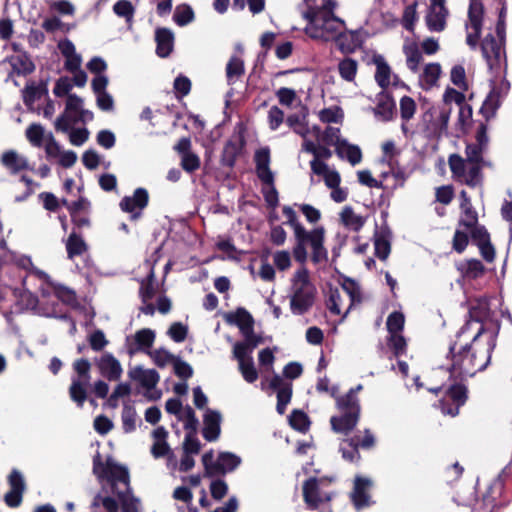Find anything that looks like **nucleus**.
<instances>
[{
	"instance_id": "nucleus-52",
	"label": "nucleus",
	"mask_w": 512,
	"mask_h": 512,
	"mask_svg": "<svg viewBox=\"0 0 512 512\" xmlns=\"http://www.w3.org/2000/svg\"><path fill=\"white\" fill-rule=\"evenodd\" d=\"M327 309L331 315L339 316L342 311V297L339 288H330V295L326 302Z\"/></svg>"
},
{
	"instance_id": "nucleus-7",
	"label": "nucleus",
	"mask_w": 512,
	"mask_h": 512,
	"mask_svg": "<svg viewBox=\"0 0 512 512\" xmlns=\"http://www.w3.org/2000/svg\"><path fill=\"white\" fill-rule=\"evenodd\" d=\"M336 0H322V40L335 39L345 30V21L335 14Z\"/></svg>"
},
{
	"instance_id": "nucleus-21",
	"label": "nucleus",
	"mask_w": 512,
	"mask_h": 512,
	"mask_svg": "<svg viewBox=\"0 0 512 512\" xmlns=\"http://www.w3.org/2000/svg\"><path fill=\"white\" fill-rule=\"evenodd\" d=\"M302 492L307 507L311 510L318 509L320 506V479L317 475H310L303 482Z\"/></svg>"
},
{
	"instance_id": "nucleus-5",
	"label": "nucleus",
	"mask_w": 512,
	"mask_h": 512,
	"mask_svg": "<svg viewBox=\"0 0 512 512\" xmlns=\"http://www.w3.org/2000/svg\"><path fill=\"white\" fill-rule=\"evenodd\" d=\"M303 373V367L298 362H289L283 368V377L274 374L269 382V388L277 394L276 410L280 415L286 411L293 394L292 380L299 378Z\"/></svg>"
},
{
	"instance_id": "nucleus-20",
	"label": "nucleus",
	"mask_w": 512,
	"mask_h": 512,
	"mask_svg": "<svg viewBox=\"0 0 512 512\" xmlns=\"http://www.w3.org/2000/svg\"><path fill=\"white\" fill-rule=\"evenodd\" d=\"M96 365L100 374L109 381L119 380L123 372L120 362L111 353H104Z\"/></svg>"
},
{
	"instance_id": "nucleus-27",
	"label": "nucleus",
	"mask_w": 512,
	"mask_h": 512,
	"mask_svg": "<svg viewBox=\"0 0 512 512\" xmlns=\"http://www.w3.org/2000/svg\"><path fill=\"white\" fill-rule=\"evenodd\" d=\"M376 65L375 81L383 91L391 84V78L398 79L397 75H392V71L383 56L377 55L373 58Z\"/></svg>"
},
{
	"instance_id": "nucleus-28",
	"label": "nucleus",
	"mask_w": 512,
	"mask_h": 512,
	"mask_svg": "<svg viewBox=\"0 0 512 512\" xmlns=\"http://www.w3.org/2000/svg\"><path fill=\"white\" fill-rule=\"evenodd\" d=\"M225 320L229 324L236 325L241 333L254 326L252 315L243 307L237 308L235 312L227 313Z\"/></svg>"
},
{
	"instance_id": "nucleus-4",
	"label": "nucleus",
	"mask_w": 512,
	"mask_h": 512,
	"mask_svg": "<svg viewBox=\"0 0 512 512\" xmlns=\"http://www.w3.org/2000/svg\"><path fill=\"white\" fill-rule=\"evenodd\" d=\"M286 124L293 129V131L303 138L302 150L311 153L313 159L310 161L312 172L320 176V127H313L314 140L308 138L310 134L306 115L291 114L286 119Z\"/></svg>"
},
{
	"instance_id": "nucleus-38",
	"label": "nucleus",
	"mask_w": 512,
	"mask_h": 512,
	"mask_svg": "<svg viewBox=\"0 0 512 512\" xmlns=\"http://www.w3.org/2000/svg\"><path fill=\"white\" fill-rule=\"evenodd\" d=\"M93 512H118L119 504L111 496H101L97 494L91 504Z\"/></svg>"
},
{
	"instance_id": "nucleus-63",
	"label": "nucleus",
	"mask_w": 512,
	"mask_h": 512,
	"mask_svg": "<svg viewBox=\"0 0 512 512\" xmlns=\"http://www.w3.org/2000/svg\"><path fill=\"white\" fill-rule=\"evenodd\" d=\"M151 454L155 459L168 456L169 460L174 458V454L167 441H154L151 447Z\"/></svg>"
},
{
	"instance_id": "nucleus-24",
	"label": "nucleus",
	"mask_w": 512,
	"mask_h": 512,
	"mask_svg": "<svg viewBox=\"0 0 512 512\" xmlns=\"http://www.w3.org/2000/svg\"><path fill=\"white\" fill-rule=\"evenodd\" d=\"M156 54L161 58L168 57L174 46V34L168 28L161 27L155 31Z\"/></svg>"
},
{
	"instance_id": "nucleus-25",
	"label": "nucleus",
	"mask_w": 512,
	"mask_h": 512,
	"mask_svg": "<svg viewBox=\"0 0 512 512\" xmlns=\"http://www.w3.org/2000/svg\"><path fill=\"white\" fill-rule=\"evenodd\" d=\"M65 248L68 259L72 260L75 257L82 256L88 251V244L82 235L73 229L65 240Z\"/></svg>"
},
{
	"instance_id": "nucleus-46",
	"label": "nucleus",
	"mask_w": 512,
	"mask_h": 512,
	"mask_svg": "<svg viewBox=\"0 0 512 512\" xmlns=\"http://www.w3.org/2000/svg\"><path fill=\"white\" fill-rule=\"evenodd\" d=\"M44 133V127L39 123L30 124L25 131L27 140L38 148L43 145Z\"/></svg>"
},
{
	"instance_id": "nucleus-30",
	"label": "nucleus",
	"mask_w": 512,
	"mask_h": 512,
	"mask_svg": "<svg viewBox=\"0 0 512 512\" xmlns=\"http://www.w3.org/2000/svg\"><path fill=\"white\" fill-rule=\"evenodd\" d=\"M240 463L241 458L239 456L231 452H220L216 460V464L220 465V468L214 471V477L234 471Z\"/></svg>"
},
{
	"instance_id": "nucleus-10",
	"label": "nucleus",
	"mask_w": 512,
	"mask_h": 512,
	"mask_svg": "<svg viewBox=\"0 0 512 512\" xmlns=\"http://www.w3.org/2000/svg\"><path fill=\"white\" fill-rule=\"evenodd\" d=\"M299 11L302 18L306 21V26L304 27L306 35L313 39H320V26L317 24L320 19L318 0H303L299 4Z\"/></svg>"
},
{
	"instance_id": "nucleus-42",
	"label": "nucleus",
	"mask_w": 512,
	"mask_h": 512,
	"mask_svg": "<svg viewBox=\"0 0 512 512\" xmlns=\"http://www.w3.org/2000/svg\"><path fill=\"white\" fill-rule=\"evenodd\" d=\"M445 397L461 407L467 400V388L462 381H456L447 389Z\"/></svg>"
},
{
	"instance_id": "nucleus-57",
	"label": "nucleus",
	"mask_w": 512,
	"mask_h": 512,
	"mask_svg": "<svg viewBox=\"0 0 512 512\" xmlns=\"http://www.w3.org/2000/svg\"><path fill=\"white\" fill-rule=\"evenodd\" d=\"M239 370L248 383H254L258 379V372L251 357H248L247 361L239 363Z\"/></svg>"
},
{
	"instance_id": "nucleus-64",
	"label": "nucleus",
	"mask_w": 512,
	"mask_h": 512,
	"mask_svg": "<svg viewBox=\"0 0 512 512\" xmlns=\"http://www.w3.org/2000/svg\"><path fill=\"white\" fill-rule=\"evenodd\" d=\"M167 334L173 341L180 343L186 339L188 334V328L181 322H174L169 327Z\"/></svg>"
},
{
	"instance_id": "nucleus-60",
	"label": "nucleus",
	"mask_w": 512,
	"mask_h": 512,
	"mask_svg": "<svg viewBox=\"0 0 512 512\" xmlns=\"http://www.w3.org/2000/svg\"><path fill=\"white\" fill-rule=\"evenodd\" d=\"M485 150L486 149L475 143L467 144L465 149V161L483 164V153Z\"/></svg>"
},
{
	"instance_id": "nucleus-23",
	"label": "nucleus",
	"mask_w": 512,
	"mask_h": 512,
	"mask_svg": "<svg viewBox=\"0 0 512 512\" xmlns=\"http://www.w3.org/2000/svg\"><path fill=\"white\" fill-rule=\"evenodd\" d=\"M395 102L393 98L385 91L377 95V104L373 108L375 116L381 121H390L395 114Z\"/></svg>"
},
{
	"instance_id": "nucleus-13",
	"label": "nucleus",
	"mask_w": 512,
	"mask_h": 512,
	"mask_svg": "<svg viewBox=\"0 0 512 512\" xmlns=\"http://www.w3.org/2000/svg\"><path fill=\"white\" fill-rule=\"evenodd\" d=\"M445 2L446 0H430V7L425 16L426 25L430 31L441 32L445 29L449 14Z\"/></svg>"
},
{
	"instance_id": "nucleus-47",
	"label": "nucleus",
	"mask_w": 512,
	"mask_h": 512,
	"mask_svg": "<svg viewBox=\"0 0 512 512\" xmlns=\"http://www.w3.org/2000/svg\"><path fill=\"white\" fill-rule=\"evenodd\" d=\"M114 13L131 24L135 14V8L129 0H119L113 5Z\"/></svg>"
},
{
	"instance_id": "nucleus-44",
	"label": "nucleus",
	"mask_w": 512,
	"mask_h": 512,
	"mask_svg": "<svg viewBox=\"0 0 512 512\" xmlns=\"http://www.w3.org/2000/svg\"><path fill=\"white\" fill-rule=\"evenodd\" d=\"M462 217L459 220V225L467 229L474 227L478 223V214L473 208L471 201L461 203Z\"/></svg>"
},
{
	"instance_id": "nucleus-2",
	"label": "nucleus",
	"mask_w": 512,
	"mask_h": 512,
	"mask_svg": "<svg viewBox=\"0 0 512 512\" xmlns=\"http://www.w3.org/2000/svg\"><path fill=\"white\" fill-rule=\"evenodd\" d=\"M93 474L99 481L110 485L112 494L117 496L122 512H139V500L132 494L128 468L108 457L105 462L97 453L93 457Z\"/></svg>"
},
{
	"instance_id": "nucleus-12",
	"label": "nucleus",
	"mask_w": 512,
	"mask_h": 512,
	"mask_svg": "<svg viewBox=\"0 0 512 512\" xmlns=\"http://www.w3.org/2000/svg\"><path fill=\"white\" fill-rule=\"evenodd\" d=\"M483 14L484 7L481 2H472L470 4L468 9L469 25L467 28L472 31L468 32L466 42L472 49L476 48L481 35Z\"/></svg>"
},
{
	"instance_id": "nucleus-56",
	"label": "nucleus",
	"mask_w": 512,
	"mask_h": 512,
	"mask_svg": "<svg viewBox=\"0 0 512 512\" xmlns=\"http://www.w3.org/2000/svg\"><path fill=\"white\" fill-rule=\"evenodd\" d=\"M193 19L194 12L188 5H185L182 8L177 7L173 15V20L178 26H185L192 22Z\"/></svg>"
},
{
	"instance_id": "nucleus-50",
	"label": "nucleus",
	"mask_w": 512,
	"mask_h": 512,
	"mask_svg": "<svg viewBox=\"0 0 512 512\" xmlns=\"http://www.w3.org/2000/svg\"><path fill=\"white\" fill-rule=\"evenodd\" d=\"M53 293L55 297L67 305H75L77 303V296L74 290L63 286V285H55L53 287Z\"/></svg>"
},
{
	"instance_id": "nucleus-11",
	"label": "nucleus",
	"mask_w": 512,
	"mask_h": 512,
	"mask_svg": "<svg viewBox=\"0 0 512 512\" xmlns=\"http://www.w3.org/2000/svg\"><path fill=\"white\" fill-rule=\"evenodd\" d=\"M149 203V193L145 188L139 187L134 190L132 196H125L121 199L119 206L123 212L130 213L131 220H137Z\"/></svg>"
},
{
	"instance_id": "nucleus-9",
	"label": "nucleus",
	"mask_w": 512,
	"mask_h": 512,
	"mask_svg": "<svg viewBox=\"0 0 512 512\" xmlns=\"http://www.w3.org/2000/svg\"><path fill=\"white\" fill-rule=\"evenodd\" d=\"M375 444L374 435L370 430L364 431V436L360 437L355 435L354 437L344 439L340 443L339 450L342 453V457L349 462H358L360 460L359 448L370 449Z\"/></svg>"
},
{
	"instance_id": "nucleus-16",
	"label": "nucleus",
	"mask_w": 512,
	"mask_h": 512,
	"mask_svg": "<svg viewBox=\"0 0 512 512\" xmlns=\"http://www.w3.org/2000/svg\"><path fill=\"white\" fill-rule=\"evenodd\" d=\"M371 487L372 481L369 478L362 476L355 477L350 498L357 510H361L371 504V496L369 493Z\"/></svg>"
},
{
	"instance_id": "nucleus-61",
	"label": "nucleus",
	"mask_w": 512,
	"mask_h": 512,
	"mask_svg": "<svg viewBox=\"0 0 512 512\" xmlns=\"http://www.w3.org/2000/svg\"><path fill=\"white\" fill-rule=\"evenodd\" d=\"M173 368L175 375L183 379L184 381L193 376V368L191 367V365L181 360L179 357L175 358L173 362Z\"/></svg>"
},
{
	"instance_id": "nucleus-26",
	"label": "nucleus",
	"mask_w": 512,
	"mask_h": 512,
	"mask_svg": "<svg viewBox=\"0 0 512 512\" xmlns=\"http://www.w3.org/2000/svg\"><path fill=\"white\" fill-rule=\"evenodd\" d=\"M1 164L13 175L22 170H33V168H30L28 160L25 157L19 156L14 150L5 151L2 154Z\"/></svg>"
},
{
	"instance_id": "nucleus-49",
	"label": "nucleus",
	"mask_w": 512,
	"mask_h": 512,
	"mask_svg": "<svg viewBox=\"0 0 512 512\" xmlns=\"http://www.w3.org/2000/svg\"><path fill=\"white\" fill-rule=\"evenodd\" d=\"M357 69V61L351 58H345L338 65L340 76L348 82H351L355 79Z\"/></svg>"
},
{
	"instance_id": "nucleus-29",
	"label": "nucleus",
	"mask_w": 512,
	"mask_h": 512,
	"mask_svg": "<svg viewBox=\"0 0 512 512\" xmlns=\"http://www.w3.org/2000/svg\"><path fill=\"white\" fill-rule=\"evenodd\" d=\"M48 94L47 83L41 82L27 84L23 90V102L28 109H32L34 103Z\"/></svg>"
},
{
	"instance_id": "nucleus-53",
	"label": "nucleus",
	"mask_w": 512,
	"mask_h": 512,
	"mask_svg": "<svg viewBox=\"0 0 512 512\" xmlns=\"http://www.w3.org/2000/svg\"><path fill=\"white\" fill-rule=\"evenodd\" d=\"M344 113L339 105H332L322 109V122L341 124Z\"/></svg>"
},
{
	"instance_id": "nucleus-45",
	"label": "nucleus",
	"mask_w": 512,
	"mask_h": 512,
	"mask_svg": "<svg viewBox=\"0 0 512 512\" xmlns=\"http://www.w3.org/2000/svg\"><path fill=\"white\" fill-rule=\"evenodd\" d=\"M134 340L139 350H148L154 343L155 332L149 328L140 329L135 333Z\"/></svg>"
},
{
	"instance_id": "nucleus-6",
	"label": "nucleus",
	"mask_w": 512,
	"mask_h": 512,
	"mask_svg": "<svg viewBox=\"0 0 512 512\" xmlns=\"http://www.w3.org/2000/svg\"><path fill=\"white\" fill-rule=\"evenodd\" d=\"M451 173L458 181L469 187H476L482 183L483 164L466 162L459 154H451L448 158Z\"/></svg>"
},
{
	"instance_id": "nucleus-37",
	"label": "nucleus",
	"mask_w": 512,
	"mask_h": 512,
	"mask_svg": "<svg viewBox=\"0 0 512 512\" xmlns=\"http://www.w3.org/2000/svg\"><path fill=\"white\" fill-rule=\"evenodd\" d=\"M406 56V65L410 71L417 73L419 71V65L423 60L421 51L416 44L405 45L403 48Z\"/></svg>"
},
{
	"instance_id": "nucleus-58",
	"label": "nucleus",
	"mask_w": 512,
	"mask_h": 512,
	"mask_svg": "<svg viewBox=\"0 0 512 512\" xmlns=\"http://www.w3.org/2000/svg\"><path fill=\"white\" fill-rule=\"evenodd\" d=\"M73 370L78 375L76 379H81V381L89 382L91 363L88 359L80 358L73 362Z\"/></svg>"
},
{
	"instance_id": "nucleus-33",
	"label": "nucleus",
	"mask_w": 512,
	"mask_h": 512,
	"mask_svg": "<svg viewBox=\"0 0 512 512\" xmlns=\"http://www.w3.org/2000/svg\"><path fill=\"white\" fill-rule=\"evenodd\" d=\"M441 72L442 70L439 63L427 64L424 67L422 74L419 76L420 86L425 90L431 89L436 85Z\"/></svg>"
},
{
	"instance_id": "nucleus-55",
	"label": "nucleus",
	"mask_w": 512,
	"mask_h": 512,
	"mask_svg": "<svg viewBox=\"0 0 512 512\" xmlns=\"http://www.w3.org/2000/svg\"><path fill=\"white\" fill-rule=\"evenodd\" d=\"M416 103L415 101L409 97V96H403L400 99V115L401 119L404 122L409 121L413 118L415 112H416Z\"/></svg>"
},
{
	"instance_id": "nucleus-31",
	"label": "nucleus",
	"mask_w": 512,
	"mask_h": 512,
	"mask_svg": "<svg viewBox=\"0 0 512 512\" xmlns=\"http://www.w3.org/2000/svg\"><path fill=\"white\" fill-rule=\"evenodd\" d=\"M244 144L245 141L242 136L240 137V143H236L232 140L227 141L221 156L222 165L229 168L234 167L237 157L239 156Z\"/></svg>"
},
{
	"instance_id": "nucleus-51",
	"label": "nucleus",
	"mask_w": 512,
	"mask_h": 512,
	"mask_svg": "<svg viewBox=\"0 0 512 512\" xmlns=\"http://www.w3.org/2000/svg\"><path fill=\"white\" fill-rule=\"evenodd\" d=\"M122 424L123 430L126 433H131L136 429V410L133 406L124 404L122 410Z\"/></svg>"
},
{
	"instance_id": "nucleus-1",
	"label": "nucleus",
	"mask_w": 512,
	"mask_h": 512,
	"mask_svg": "<svg viewBox=\"0 0 512 512\" xmlns=\"http://www.w3.org/2000/svg\"><path fill=\"white\" fill-rule=\"evenodd\" d=\"M493 347L494 345L490 344L480 354L479 351L472 349L471 343L461 344L455 340L449 345L445 356L446 362L441 368L449 372L451 379L464 381L488 366Z\"/></svg>"
},
{
	"instance_id": "nucleus-39",
	"label": "nucleus",
	"mask_w": 512,
	"mask_h": 512,
	"mask_svg": "<svg viewBox=\"0 0 512 512\" xmlns=\"http://www.w3.org/2000/svg\"><path fill=\"white\" fill-rule=\"evenodd\" d=\"M244 61L236 56H232L226 65V78L229 85L234 84L235 80L244 75Z\"/></svg>"
},
{
	"instance_id": "nucleus-17",
	"label": "nucleus",
	"mask_w": 512,
	"mask_h": 512,
	"mask_svg": "<svg viewBox=\"0 0 512 512\" xmlns=\"http://www.w3.org/2000/svg\"><path fill=\"white\" fill-rule=\"evenodd\" d=\"M254 162L259 180L265 185H272L274 182V174L270 169V149L264 147L256 150Z\"/></svg>"
},
{
	"instance_id": "nucleus-14",
	"label": "nucleus",
	"mask_w": 512,
	"mask_h": 512,
	"mask_svg": "<svg viewBox=\"0 0 512 512\" xmlns=\"http://www.w3.org/2000/svg\"><path fill=\"white\" fill-rule=\"evenodd\" d=\"M91 202L86 197H79L70 209L71 222L76 231L91 226Z\"/></svg>"
},
{
	"instance_id": "nucleus-22",
	"label": "nucleus",
	"mask_w": 512,
	"mask_h": 512,
	"mask_svg": "<svg viewBox=\"0 0 512 512\" xmlns=\"http://www.w3.org/2000/svg\"><path fill=\"white\" fill-rule=\"evenodd\" d=\"M204 427L202 435L208 442L216 441L221 433V414L218 411L207 409L204 414Z\"/></svg>"
},
{
	"instance_id": "nucleus-43",
	"label": "nucleus",
	"mask_w": 512,
	"mask_h": 512,
	"mask_svg": "<svg viewBox=\"0 0 512 512\" xmlns=\"http://www.w3.org/2000/svg\"><path fill=\"white\" fill-rule=\"evenodd\" d=\"M465 277L477 279L484 274L485 267L480 260L470 259L459 266Z\"/></svg>"
},
{
	"instance_id": "nucleus-8",
	"label": "nucleus",
	"mask_w": 512,
	"mask_h": 512,
	"mask_svg": "<svg viewBox=\"0 0 512 512\" xmlns=\"http://www.w3.org/2000/svg\"><path fill=\"white\" fill-rule=\"evenodd\" d=\"M297 244L293 249V256L296 261L303 263L307 258L306 244L310 243L313 249L312 260L315 263L320 262V228H315L312 232H307L305 228H297L295 234Z\"/></svg>"
},
{
	"instance_id": "nucleus-35",
	"label": "nucleus",
	"mask_w": 512,
	"mask_h": 512,
	"mask_svg": "<svg viewBox=\"0 0 512 512\" xmlns=\"http://www.w3.org/2000/svg\"><path fill=\"white\" fill-rule=\"evenodd\" d=\"M130 376L139 381L142 387L146 389L154 388L160 380L158 372L154 369L143 370L137 368L135 371L130 373Z\"/></svg>"
},
{
	"instance_id": "nucleus-48",
	"label": "nucleus",
	"mask_w": 512,
	"mask_h": 512,
	"mask_svg": "<svg viewBox=\"0 0 512 512\" xmlns=\"http://www.w3.org/2000/svg\"><path fill=\"white\" fill-rule=\"evenodd\" d=\"M387 165L389 166L390 171L384 172L382 176L385 178L389 174H391L395 178L396 184L403 185L406 179L408 178V173L406 169L399 165L397 159H387Z\"/></svg>"
},
{
	"instance_id": "nucleus-59",
	"label": "nucleus",
	"mask_w": 512,
	"mask_h": 512,
	"mask_svg": "<svg viewBox=\"0 0 512 512\" xmlns=\"http://www.w3.org/2000/svg\"><path fill=\"white\" fill-rule=\"evenodd\" d=\"M150 356L159 368H164L168 363L173 364L176 358V356L163 348L154 350L150 353Z\"/></svg>"
},
{
	"instance_id": "nucleus-18",
	"label": "nucleus",
	"mask_w": 512,
	"mask_h": 512,
	"mask_svg": "<svg viewBox=\"0 0 512 512\" xmlns=\"http://www.w3.org/2000/svg\"><path fill=\"white\" fill-rule=\"evenodd\" d=\"M481 51L490 69L499 67L502 55V45L492 34H488L482 40Z\"/></svg>"
},
{
	"instance_id": "nucleus-32",
	"label": "nucleus",
	"mask_w": 512,
	"mask_h": 512,
	"mask_svg": "<svg viewBox=\"0 0 512 512\" xmlns=\"http://www.w3.org/2000/svg\"><path fill=\"white\" fill-rule=\"evenodd\" d=\"M340 221L346 228L358 232L364 226L366 218L356 214L351 206H345L340 213Z\"/></svg>"
},
{
	"instance_id": "nucleus-54",
	"label": "nucleus",
	"mask_w": 512,
	"mask_h": 512,
	"mask_svg": "<svg viewBox=\"0 0 512 512\" xmlns=\"http://www.w3.org/2000/svg\"><path fill=\"white\" fill-rule=\"evenodd\" d=\"M417 3L414 2L408 6L405 7L403 15H402V25L403 27L412 32L414 30V25L416 21L418 20L417 15Z\"/></svg>"
},
{
	"instance_id": "nucleus-3",
	"label": "nucleus",
	"mask_w": 512,
	"mask_h": 512,
	"mask_svg": "<svg viewBox=\"0 0 512 512\" xmlns=\"http://www.w3.org/2000/svg\"><path fill=\"white\" fill-rule=\"evenodd\" d=\"M362 388L363 386L359 384L350 389L345 396L337 399V405L342 414L331 418V426L335 432L347 435L356 427L360 415V405L356 393Z\"/></svg>"
},
{
	"instance_id": "nucleus-19",
	"label": "nucleus",
	"mask_w": 512,
	"mask_h": 512,
	"mask_svg": "<svg viewBox=\"0 0 512 512\" xmlns=\"http://www.w3.org/2000/svg\"><path fill=\"white\" fill-rule=\"evenodd\" d=\"M315 288H296L291 297L290 307L294 314H304L314 303Z\"/></svg>"
},
{
	"instance_id": "nucleus-15",
	"label": "nucleus",
	"mask_w": 512,
	"mask_h": 512,
	"mask_svg": "<svg viewBox=\"0 0 512 512\" xmlns=\"http://www.w3.org/2000/svg\"><path fill=\"white\" fill-rule=\"evenodd\" d=\"M322 179L325 185L331 189L330 197L334 202L342 203L347 199L348 190L340 187V174L324 163H322Z\"/></svg>"
},
{
	"instance_id": "nucleus-41",
	"label": "nucleus",
	"mask_w": 512,
	"mask_h": 512,
	"mask_svg": "<svg viewBox=\"0 0 512 512\" xmlns=\"http://www.w3.org/2000/svg\"><path fill=\"white\" fill-rule=\"evenodd\" d=\"M289 425L296 431L305 433L310 427V420L308 415L299 409L292 410L288 417Z\"/></svg>"
},
{
	"instance_id": "nucleus-62",
	"label": "nucleus",
	"mask_w": 512,
	"mask_h": 512,
	"mask_svg": "<svg viewBox=\"0 0 512 512\" xmlns=\"http://www.w3.org/2000/svg\"><path fill=\"white\" fill-rule=\"evenodd\" d=\"M201 450V443L196 437V433H186L183 442V452L186 454L197 455Z\"/></svg>"
},
{
	"instance_id": "nucleus-36",
	"label": "nucleus",
	"mask_w": 512,
	"mask_h": 512,
	"mask_svg": "<svg viewBox=\"0 0 512 512\" xmlns=\"http://www.w3.org/2000/svg\"><path fill=\"white\" fill-rule=\"evenodd\" d=\"M89 382L81 381V379L72 378L71 385L69 387V396L73 402L80 408L83 407L87 400V389L86 386Z\"/></svg>"
},
{
	"instance_id": "nucleus-40",
	"label": "nucleus",
	"mask_w": 512,
	"mask_h": 512,
	"mask_svg": "<svg viewBox=\"0 0 512 512\" xmlns=\"http://www.w3.org/2000/svg\"><path fill=\"white\" fill-rule=\"evenodd\" d=\"M154 282H155V272H154V268L151 267L150 272L147 275V277L145 279H143L140 283L139 296L143 303H147L148 301L153 299V297L155 296L156 289L154 286Z\"/></svg>"
},
{
	"instance_id": "nucleus-34",
	"label": "nucleus",
	"mask_w": 512,
	"mask_h": 512,
	"mask_svg": "<svg viewBox=\"0 0 512 512\" xmlns=\"http://www.w3.org/2000/svg\"><path fill=\"white\" fill-rule=\"evenodd\" d=\"M335 152L342 159H347L352 165H356L362 160L361 149L356 145L349 144L343 140L335 148Z\"/></svg>"
}]
</instances>
